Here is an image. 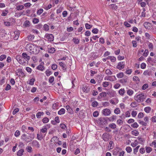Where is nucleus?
I'll return each mask as SVG.
<instances>
[{
  "label": "nucleus",
  "mask_w": 156,
  "mask_h": 156,
  "mask_svg": "<svg viewBox=\"0 0 156 156\" xmlns=\"http://www.w3.org/2000/svg\"><path fill=\"white\" fill-rule=\"evenodd\" d=\"M117 123L118 125H121L123 124V121L120 119H118L117 121Z\"/></svg>",
  "instance_id": "obj_60"
},
{
  "label": "nucleus",
  "mask_w": 156,
  "mask_h": 156,
  "mask_svg": "<svg viewBox=\"0 0 156 156\" xmlns=\"http://www.w3.org/2000/svg\"><path fill=\"white\" fill-rule=\"evenodd\" d=\"M58 138L57 137L54 136H53L51 139V141L53 142H56L58 140Z\"/></svg>",
  "instance_id": "obj_31"
},
{
  "label": "nucleus",
  "mask_w": 156,
  "mask_h": 156,
  "mask_svg": "<svg viewBox=\"0 0 156 156\" xmlns=\"http://www.w3.org/2000/svg\"><path fill=\"white\" fill-rule=\"evenodd\" d=\"M115 113L116 114H118L120 112V110L118 108H116L114 110Z\"/></svg>",
  "instance_id": "obj_37"
},
{
  "label": "nucleus",
  "mask_w": 156,
  "mask_h": 156,
  "mask_svg": "<svg viewBox=\"0 0 156 156\" xmlns=\"http://www.w3.org/2000/svg\"><path fill=\"white\" fill-rule=\"evenodd\" d=\"M48 50L49 53H53L55 51V49L54 48H48Z\"/></svg>",
  "instance_id": "obj_20"
},
{
  "label": "nucleus",
  "mask_w": 156,
  "mask_h": 156,
  "mask_svg": "<svg viewBox=\"0 0 156 156\" xmlns=\"http://www.w3.org/2000/svg\"><path fill=\"white\" fill-rule=\"evenodd\" d=\"M16 59L19 62V63L22 65H25L26 64H27V61L24 59L22 56L17 55L16 56Z\"/></svg>",
  "instance_id": "obj_4"
},
{
  "label": "nucleus",
  "mask_w": 156,
  "mask_h": 156,
  "mask_svg": "<svg viewBox=\"0 0 156 156\" xmlns=\"http://www.w3.org/2000/svg\"><path fill=\"white\" fill-rule=\"evenodd\" d=\"M98 105V103L97 101H94L92 103V106L93 107H96Z\"/></svg>",
  "instance_id": "obj_36"
},
{
  "label": "nucleus",
  "mask_w": 156,
  "mask_h": 156,
  "mask_svg": "<svg viewBox=\"0 0 156 156\" xmlns=\"http://www.w3.org/2000/svg\"><path fill=\"white\" fill-rule=\"evenodd\" d=\"M152 150V148L150 147H146V151L147 153H150Z\"/></svg>",
  "instance_id": "obj_27"
},
{
  "label": "nucleus",
  "mask_w": 156,
  "mask_h": 156,
  "mask_svg": "<svg viewBox=\"0 0 156 156\" xmlns=\"http://www.w3.org/2000/svg\"><path fill=\"white\" fill-rule=\"evenodd\" d=\"M148 46L149 49L151 51H152L153 49V45L152 43L149 42Z\"/></svg>",
  "instance_id": "obj_30"
},
{
  "label": "nucleus",
  "mask_w": 156,
  "mask_h": 156,
  "mask_svg": "<svg viewBox=\"0 0 156 156\" xmlns=\"http://www.w3.org/2000/svg\"><path fill=\"white\" fill-rule=\"evenodd\" d=\"M22 56L27 61V63H28V61H29L30 58V56L28 55L26 53H23L22 54Z\"/></svg>",
  "instance_id": "obj_9"
},
{
  "label": "nucleus",
  "mask_w": 156,
  "mask_h": 156,
  "mask_svg": "<svg viewBox=\"0 0 156 156\" xmlns=\"http://www.w3.org/2000/svg\"><path fill=\"white\" fill-rule=\"evenodd\" d=\"M9 12V11L7 10H5L4 11H3L2 12L1 14V16H6L7 14Z\"/></svg>",
  "instance_id": "obj_42"
},
{
  "label": "nucleus",
  "mask_w": 156,
  "mask_h": 156,
  "mask_svg": "<svg viewBox=\"0 0 156 156\" xmlns=\"http://www.w3.org/2000/svg\"><path fill=\"white\" fill-rule=\"evenodd\" d=\"M124 74L123 73H120L117 74V77L118 78H121L123 76Z\"/></svg>",
  "instance_id": "obj_50"
},
{
  "label": "nucleus",
  "mask_w": 156,
  "mask_h": 156,
  "mask_svg": "<svg viewBox=\"0 0 156 156\" xmlns=\"http://www.w3.org/2000/svg\"><path fill=\"white\" fill-rule=\"evenodd\" d=\"M134 91L131 89H129L127 91V94L130 96H131L133 94Z\"/></svg>",
  "instance_id": "obj_28"
},
{
  "label": "nucleus",
  "mask_w": 156,
  "mask_h": 156,
  "mask_svg": "<svg viewBox=\"0 0 156 156\" xmlns=\"http://www.w3.org/2000/svg\"><path fill=\"white\" fill-rule=\"evenodd\" d=\"M126 150L128 153H130L132 151V149L130 147H127L126 148Z\"/></svg>",
  "instance_id": "obj_43"
},
{
  "label": "nucleus",
  "mask_w": 156,
  "mask_h": 156,
  "mask_svg": "<svg viewBox=\"0 0 156 156\" xmlns=\"http://www.w3.org/2000/svg\"><path fill=\"white\" fill-rule=\"evenodd\" d=\"M116 116L115 115H113L109 118V120L110 121H113L114 120L116 119Z\"/></svg>",
  "instance_id": "obj_57"
},
{
  "label": "nucleus",
  "mask_w": 156,
  "mask_h": 156,
  "mask_svg": "<svg viewBox=\"0 0 156 156\" xmlns=\"http://www.w3.org/2000/svg\"><path fill=\"white\" fill-rule=\"evenodd\" d=\"M39 22V20L38 19L36 18H34L33 19L32 22L34 24H36L38 23Z\"/></svg>",
  "instance_id": "obj_46"
},
{
  "label": "nucleus",
  "mask_w": 156,
  "mask_h": 156,
  "mask_svg": "<svg viewBox=\"0 0 156 156\" xmlns=\"http://www.w3.org/2000/svg\"><path fill=\"white\" fill-rule=\"evenodd\" d=\"M72 41L73 42L76 44H79L80 41V40L78 38H73Z\"/></svg>",
  "instance_id": "obj_26"
},
{
  "label": "nucleus",
  "mask_w": 156,
  "mask_h": 156,
  "mask_svg": "<svg viewBox=\"0 0 156 156\" xmlns=\"http://www.w3.org/2000/svg\"><path fill=\"white\" fill-rule=\"evenodd\" d=\"M98 31V30L97 28H94L92 30V32L94 34H97Z\"/></svg>",
  "instance_id": "obj_62"
},
{
  "label": "nucleus",
  "mask_w": 156,
  "mask_h": 156,
  "mask_svg": "<svg viewBox=\"0 0 156 156\" xmlns=\"http://www.w3.org/2000/svg\"><path fill=\"white\" fill-rule=\"evenodd\" d=\"M113 143L112 141H110L109 142V145L108 146V148L109 149H112L113 148Z\"/></svg>",
  "instance_id": "obj_29"
},
{
  "label": "nucleus",
  "mask_w": 156,
  "mask_h": 156,
  "mask_svg": "<svg viewBox=\"0 0 156 156\" xmlns=\"http://www.w3.org/2000/svg\"><path fill=\"white\" fill-rule=\"evenodd\" d=\"M138 122L140 124L142 125V126H146L147 125V123L143 121L139 120L138 121Z\"/></svg>",
  "instance_id": "obj_58"
},
{
  "label": "nucleus",
  "mask_w": 156,
  "mask_h": 156,
  "mask_svg": "<svg viewBox=\"0 0 156 156\" xmlns=\"http://www.w3.org/2000/svg\"><path fill=\"white\" fill-rule=\"evenodd\" d=\"M125 89L124 88H122L119 91V94L121 95H123L125 93Z\"/></svg>",
  "instance_id": "obj_22"
},
{
  "label": "nucleus",
  "mask_w": 156,
  "mask_h": 156,
  "mask_svg": "<svg viewBox=\"0 0 156 156\" xmlns=\"http://www.w3.org/2000/svg\"><path fill=\"white\" fill-rule=\"evenodd\" d=\"M125 62H120L117 65L116 67L119 69H122L124 67Z\"/></svg>",
  "instance_id": "obj_8"
},
{
  "label": "nucleus",
  "mask_w": 156,
  "mask_h": 156,
  "mask_svg": "<svg viewBox=\"0 0 156 156\" xmlns=\"http://www.w3.org/2000/svg\"><path fill=\"white\" fill-rule=\"evenodd\" d=\"M42 122L44 123H46L48 122L49 119L47 117H45L42 119Z\"/></svg>",
  "instance_id": "obj_45"
},
{
  "label": "nucleus",
  "mask_w": 156,
  "mask_h": 156,
  "mask_svg": "<svg viewBox=\"0 0 156 156\" xmlns=\"http://www.w3.org/2000/svg\"><path fill=\"white\" fill-rule=\"evenodd\" d=\"M98 115L99 113L97 111L94 112L93 114V116L95 117H97L98 116Z\"/></svg>",
  "instance_id": "obj_54"
},
{
  "label": "nucleus",
  "mask_w": 156,
  "mask_h": 156,
  "mask_svg": "<svg viewBox=\"0 0 156 156\" xmlns=\"http://www.w3.org/2000/svg\"><path fill=\"white\" fill-rule=\"evenodd\" d=\"M110 105L109 103L108 102H105L103 103L102 105L105 107H107L108 106Z\"/></svg>",
  "instance_id": "obj_64"
},
{
  "label": "nucleus",
  "mask_w": 156,
  "mask_h": 156,
  "mask_svg": "<svg viewBox=\"0 0 156 156\" xmlns=\"http://www.w3.org/2000/svg\"><path fill=\"white\" fill-rule=\"evenodd\" d=\"M134 98L137 102L140 103L143 102L144 101L145 98L144 94L141 93L138 95L136 94L134 97Z\"/></svg>",
  "instance_id": "obj_3"
},
{
  "label": "nucleus",
  "mask_w": 156,
  "mask_h": 156,
  "mask_svg": "<svg viewBox=\"0 0 156 156\" xmlns=\"http://www.w3.org/2000/svg\"><path fill=\"white\" fill-rule=\"evenodd\" d=\"M25 48L27 51L31 54H37L40 50L39 46L32 44H27Z\"/></svg>",
  "instance_id": "obj_1"
},
{
  "label": "nucleus",
  "mask_w": 156,
  "mask_h": 156,
  "mask_svg": "<svg viewBox=\"0 0 156 156\" xmlns=\"http://www.w3.org/2000/svg\"><path fill=\"white\" fill-rule=\"evenodd\" d=\"M37 138L38 140H41L43 138L42 135L38 133L37 134Z\"/></svg>",
  "instance_id": "obj_59"
},
{
  "label": "nucleus",
  "mask_w": 156,
  "mask_h": 156,
  "mask_svg": "<svg viewBox=\"0 0 156 156\" xmlns=\"http://www.w3.org/2000/svg\"><path fill=\"white\" fill-rule=\"evenodd\" d=\"M82 89L83 91L85 93H87L89 92V89L86 86L83 87L82 88Z\"/></svg>",
  "instance_id": "obj_23"
},
{
  "label": "nucleus",
  "mask_w": 156,
  "mask_h": 156,
  "mask_svg": "<svg viewBox=\"0 0 156 156\" xmlns=\"http://www.w3.org/2000/svg\"><path fill=\"white\" fill-rule=\"evenodd\" d=\"M30 22L28 20H26L24 23V26L26 27H29L30 26Z\"/></svg>",
  "instance_id": "obj_40"
},
{
  "label": "nucleus",
  "mask_w": 156,
  "mask_h": 156,
  "mask_svg": "<svg viewBox=\"0 0 156 156\" xmlns=\"http://www.w3.org/2000/svg\"><path fill=\"white\" fill-rule=\"evenodd\" d=\"M44 37L49 41H51L54 40V37L52 34H46L45 35Z\"/></svg>",
  "instance_id": "obj_7"
},
{
  "label": "nucleus",
  "mask_w": 156,
  "mask_h": 156,
  "mask_svg": "<svg viewBox=\"0 0 156 156\" xmlns=\"http://www.w3.org/2000/svg\"><path fill=\"white\" fill-rule=\"evenodd\" d=\"M44 114L43 112H38L36 114V117L37 118L39 119L41 118V116Z\"/></svg>",
  "instance_id": "obj_19"
},
{
  "label": "nucleus",
  "mask_w": 156,
  "mask_h": 156,
  "mask_svg": "<svg viewBox=\"0 0 156 156\" xmlns=\"http://www.w3.org/2000/svg\"><path fill=\"white\" fill-rule=\"evenodd\" d=\"M106 95H107V94H106V92H102V93H101L100 94V97L99 96L98 97V98H101L102 97H106Z\"/></svg>",
  "instance_id": "obj_41"
},
{
  "label": "nucleus",
  "mask_w": 156,
  "mask_h": 156,
  "mask_svg": "<svg viewBox=\"0 0 156 156\" xmlns=\"http://www.w3.org/2000/svg\"><path fill=\"white\" fill-rule=\"evenodd\" d=\"M47 129L46 126H44L40 130V132L42 133H46L47 132Z\"/></svg>",
  "instance_id": "obj_17"
},
{
  "label": "nucleus",
  "mask_w": 156,
  "mask_h": 156,
  "mask_svg": "<svg viewBox=\"0 0 156 156\" xmlns=\"http://www.w3.org/2000/svg\"><path fill=\"white\" fill-rule=\"evenodd\" d=\"M46 75L47 76H49L52 74V72L47 69L45 72Z\"/></svg>",
  "instance_id": "obj_47"
},
{
  "label": "nucleus",
  "mask_w": 156,
  "mask_h": 156,
  "mask_svg": "<svg viewBox=\"0 0 156 156\" xmlns=\"http://www.w3.org/2000/svg\"><path fill=\"white\" fill-rule=\"evenodd\" d=\"M44 30L45 31H48L49 30V26L47 24H45L44 25Z\"/></svg>",
  "instance_id": "obj_49"
},
{
  "label": "nucleus",
  "mask_w": 156,
  "mask_h": 156,
  "mask_svg": "<svg viewBox=\"0 0 156 156\" xmlns=\"http://www.w3.org/2000/svg\"><path fill=\"white\" fill-rule=\"evenodd\" d=\"M101 113L104 115L107 116L111 114V111L109 109L105 108L102 110Z\"/></svg>",
  "instance_id": "obj_6"
},
{
  "label": "nucleus",
  "mask_w": 156,
  "mask_h": 156,
  "mask_svg": "<svg viewBox=\"0 0 156 156\" xmlns=\"http://www.w3.org/2000/svg\"><path fill=\"white\" fill-rule=\"evenodd\" d=\"M109 126L112 129H114L116 127V124L114 123H112L109 124Z\"/></svg>",
  "instance_id": "obj_34"
},
{
  "label": "nucleus",
  "mask_w": 156,
  "mask_h": 156,
  "mask_svg": "<svg viewBox=\"0 0 156 156\" xmlns=\"http://www.w3.org/2000/svg\"><path fill=\"white\" fill-rule=\"evenodd\" d=\"M32 146L37 148H39L40 147L39 142L36 140H34L32 142Z\"/></svg>",
  "instance_id": "obj_10"
},
{
  "label": "nucleus",
  "mask_w": 156,
  "mask_h": 156,
  "mask_svg": "<svg viewBox=\"0 0 156 156\" xmlns=\"http://www.w3.org/2000/svg\"><path fill=\"white\" fill-rule=\"evenodd\" d=\"M106 50V48L105 47L102 46L98 50L99 53H101V54L103 53V51Z\"/></svg>",
  "instance_id": "obj_24"
},
{
  "label": "nucleus",
  "mask_w": 156,
  "mask_h": 156,
  "mask_svg": "<svg viewBox=\"0 0 156 156\" xmlns=\"http://www.w3.org/2000/svg\"><path fill=\"white\" fill-rule=\"evenodd\" d=\"M128 80L127 77H124L123 79H121L120 80V82L122 83L123 85H125L127 82Z\"/></svg>",
  "instance_id": "obj_11"
},
{
  "label": "nucleus",
  "mask_w": 156,
  "mask_h": 156,
  "mask_svg": "<svg viewBox=\"0 0 156 156\" xmlns=\"http://www.w3.org/2000/svg\"><path fill=\"white\" fill-rule=\"evenodd\" d=\"M14 34L15 36L14 37V39L15 40H17L20 36V33L19 32L16 31L14 32Z\"/></svg>",
  "instance_id": "obj_15"
},
{
  "label": "nucleus",
  "mask_w": 156,
  "mask_h": 156,
  "mask_svg": "<svg viewBox=\"0 0 156 156\" xmlns=\"http://www.w3.org/2000/svg\"><path fill=\"white\" fill-rule=\"evenodd\" d=\"M27 151L28 152H31L32 151V148L30 146H28L26 147Z\"/></svg>",
  "instance_id": "obj_61"
},
{
  "label": "nucleus",
  "mask_w": 156,
  "mask_h": 156,
  "mask_svg": "<svg viewBox=\"0 0 156 156\" xmlns=\"http://www.w3.org/2000/svg\"><path fill=\"white\" fill-rule=\"evenodd\" d=\"M28 39L30 41H33L34 38V36L33 35L30 34L28 36Z\"/></svg>",
  "instance_id": "obj_33"
},
{
  "label": "nucleus",
  "mask_w": 156,
  "mask_h": 156,
  "mask_svg": "<svg viewBox=\"0 0 156 156\" xmlns=\"http://www.w3.org/2000/svg\"><path fill=\"white\" fill-rule=\"evenodd\" d=\"M108 82L105 81L102 83V85L104 87H107L109 85Z\"/></svg>",
  "instance_id": "obj_55"
},
{
  "label": "nucleus",
  "mask_w": 156,
  "mask_h": 156,
  "mask_svg": "<svg viewBox=\"0 0 156 156\" xmlns=\"http://www.w3.org/2000/svg\"><path fill=\"white\" fill-rule=\"evenodd\" d=\"M86 28L87 29H90L92 27V25H90L88 23H86L85 24Z\"/></svg>",
  "instance_id": "obj_53"
},
{
  "label": "nucleus",
  "mask_w": 156,
  "mask_h": 156,
  "mask_svg": "<svg viewBox=\"0 0 156 156\" xmlns=\"http://www.w3.org/2000/svg\"><path fill=\"white\" fill-rule=\"evenodd\" d=\"M140 146H137L133 150V153L134 154H136L138 152V150L140 147Z\"/></svg>",
  "instance_id": "obj_51"
},
{
  "label": "nucleus",
  "mask_w": 156,
  "mask_h": 156,
  "mask_svg": "<svg viewBox=\"0 0 156 156\" xmlns=\"http://www.w3.org/2000/svg\"><path fill=\"white\" fill-rule=\"evenodd\" d=\"M65 109L63 108H62L59 111H58V114L59 115L64 114L65 113Z\"/></svg>",
  "instance_id": "obj_21"
},
{
  "label": "nucleus",
  "mask_w": 156,
  "mask_h": 156,
  "mask_svg": "<svg viewBox=\"0 0 156 156\" xmlns=\"http://www.w3.org/2000/svg\"><path fill=\"white\" fill-rule=\"evenodd\" d=\"M33 138H34L32 137L31 135L27 136L25 134H22L21 136V139L27 143L30 142Z\"/></svg>",
  "instance_id": "obj_2"
},
{
  "label": "nucleus",
  "mask_w": 156,
  "mask_h": 156,
  "mask_svg": "<svg viewBox=\"0 0 156 156\" xmlns=\"http://www.w3.org/2000/svg\"><path fill=\"white\" fill-rule=\"evenodd\" d=\"M24 8V6L22 5L17 6L16 7V9L18 10H21Z\"/></svg>",
  "instance_id": "obj_32"
},
{
  "label": "nucleus",
  "mask_w": 156,
  "mask_h": 156,
  "mask_svg": "<svg viewBox=\"0 0 156 156\" xmlns=\"http://www.w3.org/2000/svg\"><path fill=\"white\" fill-rule=\"evenodd\" d=\"M144 111L147 113H149L151 110V108L150 107H145L144 109Z\"/></svg>",
  "instance_id": "obj_38"
},
{
  "label": "nucleus",
  "mask_w": 156,
  "mask_h": 156,
  "mask_svg": "<svg viewBox=\"0 0 156 156\" xmlns=\"http://www.w3.org/2000/svg\"><path fill=\"white\" fill-rule=\"evenodd\" d=\"M66 108L69 113L70 114H72L73 113V110L70 108L69 106H66Z\"/></svg>",
  "instance_id": "obj_14"
},
{
  "label": "nucleus",
  "mask_w": 156,
  "mask_h": 156,
  "mask_svg": "<svg viewBox=\"0 0 156 156\" xmlns=\"http://www.w3.org/2000/svg\"><path fill=\"white\" fill-rule=\"evenodd\" d=\"M106 73L108 75H112V73L111 71V70L108 69H106L105 71Z\"/></svg>",
  "instance_id": "obj_48"
},
{
  "label": "nucleus",
  "mask_w": 156,
  "mask_h": 156,
  "mask_svg": "<svg viewBox=\"0 0 156 156\" xmlns=\"http://www.w3.org/2000/svg\"><path fill=\"white\" fill-rule=\"evenodd\" d=\"M138 124L136 122H134L131 125V126L134 128H137L138 127Z\"/></svg>",
  "instance_id": "obj_44"
},
{
  "label": "nucleus",
  "mask_w": 156,
  "mask_h": 156,
  "mask_svg": "<svg viewBox=\"0 0 156 156\" xmlns=\"http://www.w3.org/2000/svg\"><path fill=\"white\" fill-rule=\"evenodd\" d=\"M24 151V150L23 149H21L17 152V155L18 156H22L23 155V153Z\"/></svg>",
  "instance_id": "obj_13"
},
{
  "label": "nucleus",
  "mask_w": 156,
  "mask_h": 156,
  "mask_svg": "<svg viewBox=\"0 0 156 156\" xmlns=\"http://www.w3.org/2000/svg\"><path fill=\"white\" fill-rule=\"evenodd\" d=\"M59 64L60 66L62 67L63 70L64 71L66 70V65L64 63L62 62H60L59 63Z\"/></svg>",
  "instance_id": "obj_12"
},
{
  "label": "nucleus",
  "mask_w": 156,
  "mask_h": 156,
  "mask_svg": "<svg viewBox=\"0 0 156 156\" xmlns=\"http://www.w3.org/2000/svg\"><path fill=\"white\" fill-rule=\"evenodd\" d=\"M35 81V79L32 78L31 79H30V80L29 82V84L31 85H33L34 84V82Z\"/></svg>",
  "instance_id": "obj_52"
},
{
  "label": "nucleus",
  "mask_w": 156,
  "mask_h": 156,
  "mask_svg": "<svg viewBox=\"0 0 156 156\" xmlns=\"http://www.w3.org/2000/svg\"><path fill=\"white\" fill-rule=\"evenodd\" d=\"M150 23L148 22H145L144 24V27L147 29H150Z\"/></svg>",
  "instance_id": "obj_16"
},
{
  "label": "nucleus",
  "mask_w": 156,
  "mask_h": 156,
  "mask_svg": "<svg viewBox=\"0 0 156 156\" xmlns=\"http://www.w3.org/2000/svg\"><path fill=\"white\" fill-rule=\"evenodd\" d=\"M131 133L133 135L137 136L139 134V132L136 130H134L131 131Z\"/></svg>",
  "instance_id": "obj_25"
},
{
  "label": "nucleus",
  "mask_w": 156,
  "mask_h": 156,
  "mask_svg": "<svg viewBox=\"0 0 156 156\" xmlns=\"http://www.w3.org/2000/svg\"><path fill=\"white\" fill-rule=\"evenodd\" d=\"M20 134V132L19 130H16L15 133L14 135L16 137H17L19 136Z\"/></svg>",
  "instance_id": "obj_56"
},
{
  "label": "nucleus",
  "mask_w": 156,
  "mask_h": 156,
  "mask_svg": "<svg viewBox=\"0 0 156 156\" xmlns=\"http://www.w3.org/2000/svg\"><path fill=\"white\" fill-rule=\"evenodd\" d=\"M102 138L105 141H108L111 138V135L109 133H105L102 135Z\"/></svg>",
  "instance_id": "obj_5"
},
{
  "label": "nucleus",
  "mask_w": 156,
  "mask_h": 156,
  "mask_svg": "<svg viewBox=\"0 0 156 156\" xmlns=\"http://www.w3.org/2000/svg\"><path fill=\"white\" fill-rule=\"evenodd\" d=\"M107 59H110L112 62H114L115 61L116 58L113 56H109L107 57Z\"/></svg>",
  "instance_id": "obj_18"
},
{
  "label": "nucleus",
  "mask_w": 156,
  "mask_h": 156,
  "mask_svg": "<svg viewBox=\"0 0 156 156\" xmlns=\"http://www.w3.org/2000/svg\"><path fill=\"white\" fill-rule=\"evenodd\" d=\"M54 80V78L53 76L50 77L49 79V82L50 83H53Z\"/></svg>",
  "instance_id": "obj_63"
},
{
  "label": "nucleus",
  "mask_w": 156,
  "mask_h": 156,
  "mask_svg": "<svg viewBox=\"0 0 156 156\" xmlns=\"http://www.w3.org/2000/svg\"><path fill=\"white\" fill-rule=\"evenodd\" d=\"M43 9H40L37 11V14L38 15H40L43 12Z\"/></svg>",
  "instance_id": "obj_39"
},
{
  "label": "nucleus",
  "mask_w": 156,
  "mask_h": 156,
  "mask_svg": "<svg viewBox=\"0 0 156 156\" xmlns=\"http://www.w3.org/2000/svg\"><path fill=\"white\" fill-rule=\"evenodd\" d=\"M37 69L42 71L44 69V66L42 65H40L37 67Z\"/></svg>",
  "instance_id": "obj_35"
}]
</instances>
